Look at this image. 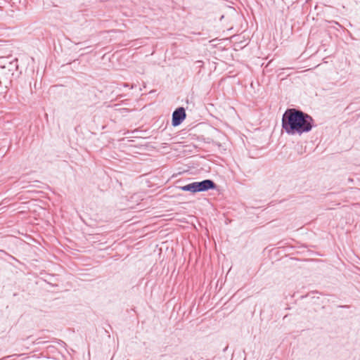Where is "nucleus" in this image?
Returning <instances> with one entry per match:
<instances>
[{
    "label": "nucleus",
    "mask_w": 360,
    "mask_h": 360,
    "mask_svg": "<svg viewBox=\"0 0 360 360\" xmlns=\"http://www.w3.org/2000/svg\"><path fill=\"white\" fill-rule=\"evenodd\" d=\"M282 129L289 135L309 132L314 127L311 115L297 108H288L282 116Z\"/></svg>",
    "instance_id": "1"
},
{
    "label": "nucleus",
    "mask_w": 360,
    "mask_h": 360,
    "mask_svg": "<svg viewBox=\"0 0 360 360\" xmlns=\"http://www.w3.org/2000/svg\"><path fill=\"white\" fill-rule=\"evenodd\" d=\"M181 191H188L191 193L205 192L217 188V185L212 179H204L201 181H194L184 186H177Z\"/></svg>",
    "instance_id": "2"
},
{
    "label": "nucleus",
    "mask_w": 360,
    "mask_h": 360,
    "mask_svg": "<svg viewBox=\"0 0 360 360\" xmlns=\"http://www.w3.org/2000/svg\"><path fill=\"white\" fill-rule=\"evenodd\" d=\"M186 117V110L184 107L177 108L172 113V125L177 127L180 125Z\"/></svg>",
    "instance_id": "3"
},
{
    "label": "nucleus",
    "mask_w": 360,
    "mask_h": 360,
    "mask_svg": "<svg viewBox=\"0 0 360 360\" xmlns=\"http://www.w3.org/2000/svg\"><path fill=\"white\" fill-rule=\"evenodd\" d=\"M332 22L334 23L335 25H336V26H338L340 27H342V26L339 22H338L333 21Z\"/></svg>",
    "instance_id": "4"
},
{
    "label": "nucleus",
    "mask_w": 360,
    "mask_h": 360,
    "mask_svg": "<svg viewBox=\"0 0 360 360\" xmlns=\"http://www.w3.org/2000/svg\"><path fill=\"white\" fill-rule=\"evenodd\" d=\"M129 84H124V86H128Z\"/></svg>",
    "instance_id": "5"
}]
</instances>
